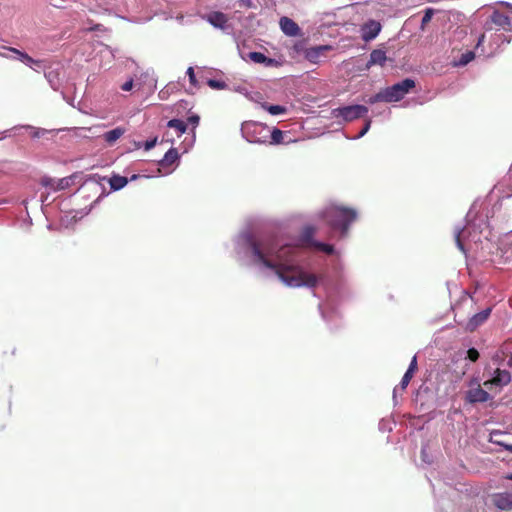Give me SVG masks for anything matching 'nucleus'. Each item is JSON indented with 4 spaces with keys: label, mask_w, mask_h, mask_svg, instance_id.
Listing matches in <instances>:
<instances>
[{
    "label": "nucleus",
    "mask_w": 512,
    "mask_h": 512,
    "mask_svg": "<svg viewBox=\"0 0 512 512\" xmlns=\"http://www.w3.org/2000/svg\"><path fill=\"white\" fill-rule=\"evenodd\" d=\"M241 133L250 143L265 144L269 142L270 128L259 122L248 121L242 124Z\"/></svg>",
    "instance_id": "obj_4"
},
{
    "label": "nucleus",
    "mask_w": 512,
    "mask_h": 512,
    "mask_svg": "<svg viewBox=\"0 0 512 512\" xmlns=\"http://www.w3.org/2000/svg\"><path fill=\"white\" fill-rule=\"evenodd\" d=\"M179 159L177 149L170 148L164 155L163 159L159 162L161 167H166L174 164Z\"/></svg>",
    "instance_id": "obj_23"
},
{
    "label": "nucleus",
    "mask_w": 512,
    "mask_h": 512,
    "mask_svg": "<svg viewBox=\"0 0 512 512\" xmlns=\"http://www.w3.org/2000/svg\"><path fill=\"white\" fill-rule=\"evenodd\" d=\"M234 246L240 260L266 276L276 277L287 287L312 288L318 283V277L303 265L298 243L245 230L235 238Z\"/></svg>",
    "instance_id": "obj_1"
},
{
    "label": "nucleus",
    "mask_w": 512,
    "mask_h": 512,
    "mask_svg": "<svg viewBox=\"0 0 512 512\" xmlns=\"http://www.w3.org/2000/svg\"><path fill=\"white\" fill-rule=\"evenodd\" d=\"M491 309L487 308L477 314H475L468 322L467 327L469 330H474L481 324H483L489 317Z\"/></svg>",
    "instance_id": "obj_18"
},
{
    "label": "nucleus",
    "mask_w": 512,
    "mask_h": 512,
    "mask_svg": "<svg viewBox=\"0 0 512 512\" xmlns=\"http://www.w3.org/2000/svg\"><path fill=\"white\" fill-rule=\"evenodd\" d=\"M319 309L323 319L327 322H331L333 319V314L336 313L333 296L328 295L326 301L319 305Z\"/></svg>",
    "instance_id": "obj_15"
},
{
    "label": "nucleus",
    "mask_w": 512,
    "mask_h": 512,
    "mask_svg": "<svg viewBox=\"0 0 512 512\" xmlns=\"http://www.w3.org/2000/svg\"><path fill=\"white\" fill-rule=\"evenodd\" d=\"M281 31L289 37H297L301 35V29L298 24L291 18L283 16L279 20Z\"/></svg>",
    "instance_id": "obj_10"
},
{
    "label": "nucleus",
    "mask_w": 512,
    "mask_h": 512,
    "mask_svg": "<svg viewBox=\"0 0 512 512\" xmlns=\"http://www.w3.org/2000/svg\"><path fill=\"white\" fill-rule=\"evenodd\" d=\"M137 178H138V175H133V176L131 177V180H136Z\"/></svg>",
    "instance_id": "obj_51"
},
{
    "label": "nucleus",
    "mask_w": 512,
    "mask_h": 512,
    "mask_svg": "<svg viewBox=\"0 0 512 512\" xmlns=\"http://www.w3.org/2000/svg\"><path fill=\"white\" fill-rule=\"evenodd\" d=\"M286 137H287V134L279 129L270 130L269 138L271 139V141L269 143L270 144L290 143L292 140L290 138L286 139Z\"/></svg>",
    "instance_id": "obj_20"
},
{
    "label": "nucleus",
    "mask_w": 512,
    "mask_h": 512,
    "mask_svg": "<svg viewBox=\"0 0 512 512\" xmlns=\"http://www.w3.org/2000/svg\"><path fill=\"white\" fill-rule=\"evenodd\" d=\"M506 479H508V480H511V481H512V473L508 474V475L506 476Z\"/></svg>",
    "instance_id": "obj_49"
},
{
    "label": "nucleus",
    "mask_w": 512,
    "mask_h": 512,
    "mask_svg": "<svg viewBox=\"0 0 512 512\" xmlns=\"http://www.w3.org/2000/svg\"><path fill=\"white\" fill-rule=\"evenodd\" d=\"M493 504L500 510L512 509V493L503 492L492 495Z\"/></svg>",
    "instance_id": "obj_13"
},
{
    "label": "nucleus",
    "mask_w": 512,
    "mask_h": 512,
    "mask_svg": "<svg viewBox=\"0 0 512 512\" xmlns=\"http://www.w3.org/2000/svg\"><path fill=\"white\" fill-rule=\"evenodd\" d=\"M108 182L110 184V188L113 191H118L128 184V179L124 176L113 175L112 177L109 178Z\"/></svg>",
    "instance_id": "obj_24"
},
{
    "label": "nucleus",
    "mask_w": 512,
    "mask_h": 512,
    "mask_svg": "<svg viewBox=\"0 0 512 512\" xmlns=\"http://www.w3.org/2000/svg\"><path fill=\"white\" fill-rule=\"evenodd\" d=\"M511 381V375L507 370L496 369L491 377L484 382V386L492 390L493 387L496 389H501L503 386L509 384Z\"/></svg>",
    "instance_id": "obj_8"
},
{
    "label": "nucleus",
    "mask_w": 512,
    "mask_h": 512,
    "mask_svg": "<svg viewBox=\"0 0 512 512\" xmlns=\"http://www.w3.org/2000/svg\"><path fill=\"white\" fill-rule=\"evenodd\" d=\"M156 143H157V137H155V138H153L151 140H148V141H146L144 143V149L146 151H149V150H151L152 148L155 147Z\"/></svg>",
    "instance_id": "obj_41"
},
{
    "label": "nucleus",
    "mask_w": 512,
    "mask_h": 512,
    "mask_svg": "<svg viewBox=\"0 0 512 512\" xmlns=\"http://www.w3.org/2000/svg\"><path fill=\"white\" fill-rule=\"evenodd\" d=\"M357 216L358 213L354 208L336 203L326 206L320 212V217L324 219L334 231L338 232L341 238L347 235L350 226L357 219Z\"/></svg>",
    "instance_id": "obj_3"
},
{
    "label": "nucleus",
    "mask_w": 512,
    "mask_h": 512,
    "mask_svg": "<svg viewBox=\"0 0 512 512\" xmlns=\"http://www.w3.org/2000/svg\"><path fill=\"white\" fill-rule=\"evenodd\" d=\"M433 13H434V11L432 9H430V8L426 9V11L422 17V21H421L422 26L426 25L428 22L431 21Z\"/></svg>",
    "instance_id": "obj_36"
},
{
    "label": "nucleus",
    "mask_w": 512,
    "mask_h": 512,
    "mask_svg": "<svg viewBox=\"0 0 512 512\" xmlns=\"http://www.w3.org/2000/svg\"><path fill=\"white\" fill-rule=\"evenodd\" d=\"M249 59L254 63L263 64L265 67H273L279 65L276 59L269 58L261 52H250Z\"/></svg>",
    "instance_id": "obj_17"
},
{
    "label": "nucleus",
    "mask_w": 512,
    "mask_h": 512,
    "mask_svg": "<svg viewBox=\"0 0 512 512\" xmlns=\"http://www.w3.org/2000/svg\"><path fill=\"white\" fill-rule=\"evenodd\" d=\"M490 19L493 24L501 28H506L510 25L509 17L499 11H494L490 16Z\"/></svg>",
    "instance_id": "obj_21"
},
{
    "label": "nucleus",
    "mask_w": 512,
    "mask_h": 512,
    "mask_svg": "<svg viewBox=\"0 0 512 512\" xmlns=\"http://www.w3.org/2000/svg\"><path fill=\"white\" fill-rule=\"evenodd\" d=\"M377 102H386L385 96H384V93H383L382 90L379 91L378 93H376L375 95L371 96L368 99V103H370V104H374V103H377Z\"/></svg>",
    "instance_id": "obj_35"
},
{
    "label": "nucleus",
    "mask_w": 512,
    "mask_h": 512,
    "mask_svg": "<svg viewBox=\"0 0 512 512\" xmlns=\"http://www.w3.org/2000/svg\"><path fill=\"white\" fill-rule=\"evenodd\" d=\"M329 49L330 46L327 45L311 47L305 51V58L309 62L316 64L320 61V58L324 55V52L328 51Z\"/></svg>",
    "instance_id": "obj_16"
},
{
    "label": "nucleus",
    "mask_w": 512,
    "mask_h": 512,
    "mask_svg": "<svg viewBox=\"0 0 512 512\" xmlns=\"http://www.w3.org/2000/svg\"><path fill=\"white\" fill-rule=\"evenodd\" d=\"M233 91L237 92V93H240V94H243L245 95L246 97H249V91L247 89L246 86H243V85H237V86H234L232 88Z\"/></svg>",
    "instance_id": "obj_38"
},
{
    "label": "nucleus",
    "mask_w": 512,
    "mask_h": 512,
    "mask_svg": "<svg viewBox=\"0 0 512 512\" xmlns=\"http://www.w3.org/2000/svg\"><path fill=\"white\" fill-rule=\"evenodd\" d=\"M476 205L473 204L466 215V225L463 228H455L454 237L458 249L466 254L472 249V244L481 241V234L488 227V223L483 218H478L474 212Z\"/></svg>",
    "instance_id": "obj_2"
},
{
    "label": "nucleus",
    "mask_w": 512,
    "mask_h": 512,
    "mask_svg": "<svg viewBox=\"0 0 512 512\" xmlns=\"http://www.w3.org/2000/svg\"><path fill=\"white\" fill-rule=\"evenodd\" d=\"M416 369H417V358H416V356H414L409 364L407 371L414 374Z\"/></svg>",
    "instance_id": "obj_42"
},
{
    "label": "nucleus",
    "mask_w": 512,
    "mask_h": 512,
    "mask_svg": "<svg viewBox=\"0 0 512 512\" xmlns=\"http://www.w3.org/2000/svg\"><path fill=\"white\" fill-rule=\"evenodd\" d=\"M71 183V178L52 179L50 177H43L41 184L43 187L48 189L46 193L41 195V202L45 203L48 201V196L51 191H61L66 189Z\"/></svg>",
    "instance_id": "obj_7"
},
{
    "label": "nucleus",
    "mask_w": 512,
    "mask_h": 512,
    "mask_svg": "<svg viewBox=\"0 0 512 512\" xmlns=\"http://www.w3.org/2000/svg\"><path fill=\"white\" fill-rule=\"evenodd\" d=\"M167 126L169 128L176 129L177 132H178V136H181L187 130L186 123L184 121L180 120V119H171L170 121H168Z\"/></svg>",
    "instance_id": "obj_27"
},
{
    "label": "nucleus",
    "mask_w": 512,
    "mask_h": 512,
    "mask_svg": "<svg viewBox=\"0 0 512 512\" xmlns=\"http://www.w3.org/2000/svg\"><path fill=\"white\" fill-rule=\"evenodd\" d=\"M149 89L152 92L156 89V79L153 76L149 80Z\"/></svg>",
    "instance_id": "obj_43"
},
{
    "label": "nucleus",
    "mask_w": 512,
    "mask_h": 512,
    "mask_svg": "<svg viewBox=\"0 0 512 512\" xmlns=\"http://www.w3.org/2000/svg\"><path fill=\"white\" fill-rule=\"evenodd\" d=\"M9 51L13 54H15L17 57V59L21 62H23L24 64H26V60L30 57L27 53L25 52H21L15 48H11L9 49Z\"/></svg>",
    "instance_id": "obj_34"
},
{
    "label": "nucleus",
    "mask_w": 512,
    "mask_h": 512,
    "mask_svg": "<svg viewBox=\"0 0 512 512\" xmlns=\"http://www.w3.org/2000/svg\"><path fill=\"white\" fill-rule=\"evenodd\" d=\"M421 454H422V459H423V461L427 462V460H426L427 455H426V452H425V449H424V448L422 449Z\"/></svg>",
    "instance_id": "obj_47"
},
{
    "label": "nucleus",
    "mask_w": 512,
    "mask_h": 512,
    "mask_svg": "<svg viewBox=\"0 0 512 512\" xmlns=\"http://www.w3.org/2000/svg\"><path fill=\"white\" fill-rule=\"evenodd\" d=\"M368 113V108L364 105H349L343 106L332 110V114L335 118H342L345 122H351L353 120L364 117Z\"/></svg>",
    "instance_id": "obj_6"
},
{
    "label": "nucleus",
    "mask_w": 512,
    "mask_h": 512,
    "mask_svg": "<svg viewBox=\"0 0 512 512\" xmlns=\"http://www.w3.org/2000/svg\"><path fill=\"white\" fill-rule=\"evenodd\" d=\"M18 128H24V129H27V130H31L33 138L42 137L43 135H45L48 132V130H46V129L35 128L33 126H30V125L15 126L11 130H16Z\"/></svg>",
    "instance_id": "obj_30"
},
{
    "label": "nucleus",
    "mask_w": 512,
    "mask_h": 512,
    "mask_svg": "<svg viewBox=\"0 0 512 512\" xmlns=\"http://www.w3.org/2000/svg\"><path fill=\"white\" fill-rule=\"evenodd\" d=\"M384 424H385V422H384V420H382V421L380 422V424H379V425H380V429H383V425H384Z\"/></svg>",
    "instance_id": "obj_50"
},
{
    "label": "nucleus",
    "mask_w": 512,
    "mask_h": 512,
    "mask_svg": "<svg viewBox=\"0 0 512 512\" xmlns=\"http://www.w3.org/2000/svg\"><path fill=\"white\" fill-rule=\"evenodd\" d=\"M136 86L140 89L141 87V84L139 82H137L136 84L134 83V79L133 78H130L128 79L125 83H123L121 85V90L125 91V92H128V91H131L133 89V87Z\"/></svg>",
    "instance_id": "obj_32"
},
{
    "label": "nucleus",
    "mask_w": 512,
    "mask_h": 512,
    "mask_svg": "<svg viewBox=\"0 0 512 512\" xmlns=\"http://www.w3.org/2000/svg\"><path fill=\"white\" fill-rule=\"evenodd\" d=\"M145 75H146L147 77H149V76H150L149 71H147V72L145 73Z\"/></svg>",
    "instance_id": "obj_52"
},
{
    "label": "nucleus",
    "mask_w": 512,
    "mask_h": 512,
    "mask_svg": "<svg viewBox=\"0 0 512 512\" xmlns=\"http://www.w3.org/2000/svg\"><path fill=\"white\" fill-rule=\"evenodd\" d=\"M126 132V129L123 127H116L110 131L105 132L102 137L104 141L108 145H113L117 140H119Z\"/></svg>",
    "instance_id": "obj_19"
},
{
    "label": "nucleus",
    "mask_w": 512,
    "mask_h": 512,
    "mask_svg": "<svg viewBox=\"0 0 512 512\" xmlns=\"http://www.w3.org/2000/svg\"><path fill=\"white\" fill-rule=\"evenodd\" d=\"M204 19L211 24L213 27L221 29L223 31L229 28L228 17L220 11H213L208 13Z\"/></svg>",
    "instance_id": "obj_9"
},
{
    "label": "nucleus",
    "mask_w": 512,
    "mask_h": 512,
    "mask_svg": "<svg viewBox=\"0 0 512 512\" xmlns=\"http://www.w3.org/2000/svg\"><path fill=\"white\" fill-rule=\"evenodd\" d=\"M475 58V53L473 51H466L463 53L458 60L453 61V66L455 67H463L470 63Z\"/></svg>",
    "instance_id": "obj_26"
},
{
    "label": "nucleus",
    "mask_w": 512,
    "mask_h": 512,
    "mask_svg": "<svg viewBox=\"0 0 512 512\" xmlns=\"http://www.w3.org/2000/svg\"><path fill=\"white\" fill-rule=\"evenodd\" d=\"M362 38L365 41H371L375 39L381 31V25L375 20H370L365 23L362 27Z\"/></svg>",
    "instance_id": "obj_12"
},
{
    "label": "nucleus",
    "mask_w": 512,
    "mask_h": 512,
    "mask_svg": "<svg viewBox=\"0 0 512 512\" xmlns=\"http://www.w3.org/2000/svg\"><path fill=\"white\" fill-rule=\"evenodd\" d=\"M507 364L512 367V355L509 357Z\"/></svg>",
    "instance_id": "obj_48"
},
{
    "label": "nucleus",
    "mask_w": 512,
    "mask_h": 512,
    "mask_svg": "<svg viewBox=\"0 0 512 512\" xmlns=\"http://www.w3.org/2000/svg\"><path fill=\"white\" fill-rule=\"evenodd\" d=\"M187 76L189 77V81L192 85H196V77L194 73L193 67H189L186 72Z\"/></svg>",
    "instance_id": "obj_40"
},
{
    "label": "nucleus",
    "mask_w": 512,
    "mask_h": 512,
    "mask_svg": "<svg viewBox=\"0 0 512 512\" xmlns=\"http://www.w3.org/2000/svg\"><path fill=\"white\" fill-rule=\"evenodd\" d=\"M386 53L385 51L383 50H380V49H376V50H373L370 54V59H369V62H368V66H371V65H381L383 66L384 63L386 62Z\"/></svg>",
    "instance_id": "obj_22"
},
{
    "label": "nucleus",
    "mask_w": 512,
    "mask_h": 512,
    "mask_svg": "<svg viewBox=\"0 0 512 512\" xmlns=\"http://www.w3.org/2000/svg\"><path fill=\"white\" fill-rule=\"evenodd\" d=\"M498 444L502 445V443H500V442H498ZM503 446L505 447L506 450L512 452V445L503 444Z\"/></svg>",
    "instance_id": "obj_46"
},
{
    "label": "nucleus",
    "mask_w": 512,
    "mask_h": 512,
    "mask_svg": "<svg viewBox=\"0 0 512 512\" xmlns=\"http://www.w3.org/2000/svg\"><path fill=\"white\" fill-rule=\"evenodd\" d=\"M490 399L489 393L480 385L471 387L466 393V400L470 403H484Z\"/></svg>",
    "instance_id": "obj_11"
},
{
    "label": "nucleus",
    "mask_w": 512,
    "mask_h": 512,
    "mask_svg": "<svg viewBox=\"0 0 512 512\" xmlns=\"http://www.w3.org/2000/svg\"><path fill=\"white\" fill-rule=\"evenodd\" d=\"M25 65H27L28 67L34 69L35 71H38L40 68H42V61L35 60L32 57H29L26 60V64Z\"/></svg>",
    "instance_id": "obj_33"
},
{
    "label": "nucleus",
    "mask_w": 512,
    "mask_h": 512,
    "mask_svg": "<svg viewBox=\"0 0 512 512\" xmlns=\"http://www.w3.org/2000/svg\"><path fill=\"white\" fill-rule=\"evenodd\" d=\"M467 357L472 361L475 362L479 358V352L475 348H470L467 351Z\"/></svg>",
    "instance_id": "obj_37"
},
{
    "label": "nucleus",
    "mask_w": 512,
    "mask_h": 512,
    "mask_svg": "<svg viewBox=\"0 0 512 512\" xmlns=\"http://www.w3.org/2000/svg\"><path fill=\"white\" fill-rule=\"evenodd\" d=\"M413 375L414 374H412L408 371L405 372V374L403 375L402 380L400 382V385L395 387L393 390L394 397H396V394L398 393L399 390L403 391L406 389V387L408 386L409 382L411 381Z\"/></svg>",
    "instance_id": "obj_29"
},
{
    "label": "nucleus",
    "mask_w": 512,
    "mask_h": 512,
    "mask_svg": "<svg viewBox=\"0 0 512 512\" xmlns=\"http://www.w3.org/2000/svg\"><path fill=\"white\" fill-rule=\"evenodd\" d=\"M11 130H5L3 132H0V139H4L8 136V133L10 132Z\"/></svg>",
    "instance_id": "obj_44"
},
{
    "label": "nucleus",
    "mask_w": 512,
    "mask_h": 512,
    "mask_svg": "<svg viewBox=\"0 0 512 512\" xmlns=\"http://www.w3.org/2000/svg\"><path fill=\"white\" fill-rule=\"evenodd\" d=\"M414 87L415 81L410 78H406L390 87L383 89L382 91L384 93L386 102L391 103L401 100L410 91V89Z\"/></svg>",
    "instance_id": "obj_5"
},
{
    "label": "nucleus",
    "mask_w": 512,
    "mask_h": 512,
    "mask_svg": "<svg viewBox=\"0 0 512 512\" xmlns=\"http://www.w3.org/2000/svg\"><path fill=\"white\" fill-rule=\"evenodd\" d=\"M187 120H188V123L193 125V129H192V134H191V138H190L189 142L186 144V140L184 141V144L186 145V147L184 149V152H187L188 149L190 147H192L194 142H195V128L199 124L200 117L198 115H191V116L188 117Z\"/></svg>",
    "instance_id": "obj_25"
},
{
    "label": "nucleus",
    "mask_w": 512,
    "mask_h": 512,
    "mask_svg": "<svg viewBox=\"0 0 512 512\" xmlns=\"http://www.w3.org/2000/svg\"><path fill=\"white\" fill-rule=\"evenodd\" d=\"M240 3L247 6V7H250L251 6V1L250 0H240Z\"/></svg>",
    "instance_id": "obj_45"
},
{
    "label": "nucleus",
    "mask_w": 512,
    "mask_h": 512,
    "mask_svg": "<svg viewBox=\"0 0 512 512\" xmlns=\"http://www.w3.org/2000/svg\"><path fill=\"white\" fill-rule=\"evenodd\" d=\"M371 126V120L368 119L364 125V127L361 129L359 134L355 137L356 139L363 137L370 129Z\"/></svg>",
    "instance_id": "obj_39"
},
{
    "label": "nucleus",
    "mask_w": 512,
    "mask_h": 512,
    "mask_svg": "<svg viewBox=\"0 0 512 512\" xmlns=\"http://www.w3.org/2000/svg\"><path fill=\"white\" fill-rule=\"evenodd\" d=\"M262 108L268 111L271 115H280L284 114L287 111V108L281 105H270L267 103L262 104Z\"/></svg>",
    "instance_id": "obj_28"
},
{
    "label": "nucleus",
    "mask_w": 512,
    "mask_h": 512,
    "mask_svg": "<svg viewBox=\"0 0 512 512\" xmlns=\"http://www.w3.org/2000/svg\"><path fill=\"white\" fill-rule=\"evenodd\" d=\"M207 84L210 88L215 90H224L228 88L227 84L224 81L217 79H209L207 81Z\"/></svg>",
    "instance_id": "obj_31"
},
{
    "label": "nucleus",
    "mask_w": 512,
    "mask_h": 512,
    "mask_svg": "<svg viewBox=\"0 0 512 512\" xmlns=\"http://www.w3.org/2000/svg\"><path fill=\"white\" fill-rule=\"evenodd\" d=\"M312 234H313L312 229L307 228L303 235V242H306L309 246H311L317 250L323 251L327 254H332L334 252V248L330 244H325V243L318 242V241H311L309 238H310V236H312Z\"/></svg>",
    "instance_id": "obj_14"
}]
</instances>
